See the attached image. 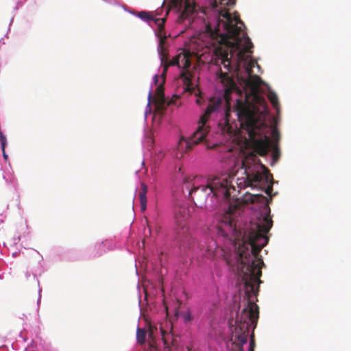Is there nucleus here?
<instances>
[{
  "label": "nucleus",
  "instance_id": "f257e3e1",
  "mask_svg": "<svg viewBox=\"0 0 351 351\" xmlns=\"http://www.w3.org/2000/svg\"><path fill=\"white\" fill-rule=\"evenodd\" d=\"M254 45H157L158 58L177 66L184 73L191 67L215 63L229 73H216L210 102L193 128L186 134L176 123L173 116L182 105L181 97L173 94L165 101L162 121L167 129L190 149L203 144L207 149L232 151L234 137L261 156L269 158L274 166L280 158L278 145L271 143L267 134L268 110L256 96L252 101L247 93L254 67L263 73L254 59Z\"/></svg>",
  "mask_w": 351,
  "mask_h": 351
},
{
  "label": "nucleus",
  "instance_id": "f03ea898",
  "mask_svg": "<svg viewBox=\"0 0 351 351\" xmlns=\"http://www.w3.org/2000/svg\"><path fill=\"white\" fill-rule=\"evenodd\" d=\"M204 296L205 312L202 319L206 322L208 338L219 346H226L228 351H245L249 328L254 330L259 318V307L247 300L241 313L237 308L225 302L221 298L214 274L205 287Z\"/></svg>",
  "mask_w": 351,
  "mask_h": 351
},
{
  "label": "nucleus",
  "instance_id": "7ed1b4c3",
  "mask_svg": "<svg viewBox=\"0 0 351 351\" xmlns=\"http://www.w3.org/2000/svg\"><path fill=\"white\" fill-rule=\"evenodd\" d=\"M226 226L227 230H219L224 243L221 261L226 273L224 279L226 280V288L222 289L220 295L225 302L232 306L233 309L237 308L239 314L243 294L246 302L250 300L246 290V276L252 272L257 278H260L261 269L265 265L261 256L257 258L252 257L254 243L250 236L246 238L241 237L237 228L230 222H226Z\"/></svg>",
  "mask_w": 351,
  "mask_h": 351
},
{
  "label": "nucleus",
  "instance_id": "20e7f679",
  "mask_svg": "<svg viewBox=\"0 0 351 351\" xmlns=\"http://www.w3.org/2000/svg\"><path fill=\"white\" fill-rule=\"evenodd\" d=\"M252 201L262 204L260 212V221L256 224V228L259 230L257 237L260 240V250L267 245L269 238L264 235L267 233L273 226V221L271 219V209L267 204V198L263 194H254L252 195Z\"/></svg>",
  "mask_w": 351,
  "mask_h": 351
},
{
  "label": "nucleus",
  "instance_id": "39448f33",
  "mask_svg": "<svg viewBox=\"0 0 351 351\" xmlns=\"http://www.w3.org/2000/svg\"><path fill=\"white\" fill-rule=\"evenodd\" d=\"M260 168L263 171V173L256 172L253 177L256 184L258 186V190L264 192L267 195H270L273 191L274 184H277L273 176L269 173V169L261 162H260Z\"/></svg>",
  "mask_w": 351,
  "mask_h": 351
},
{
  "label": "nucleus",
  "instance_id": "423d86ee",
  "mask_svg": "<svg viewBox=\"0 0 351 351\" xmlns=\"http://www.w3.org/2000/svg\"><path fill=\"white\" fill-rule=\"evenodd\" d=\"M167 173L171 188L183 185L186 182L184 173L177 162H173L169 165Z\"/></svg>",
  "mask_w": 351,
  "mask_h": 351
},
{
  "label": "nucleus",
  "instance_id": "0eeeda50",
  "mask_svg": "<svg viewBox=\"0 0 351 351\" xmlns=\"http://www.w3.org/2000/svg\"><path fill=\"white\" fill-rule=\"evenodd\" d=\"M254 77H256L258 81H260L261 84L263 85V87L265 88L267 99L270 102V104L272 106L274 110L276 113V116L279 117L280 103L276 93L271 88L269 84L265 81H264L260 76L254 75Z\"/></svg>",
  "mask_w": 351,
  "mask_h": 351
},
{
  "label": "nucleus",
  "instance_id": "6e6552de",
  "mask_svg": "<svg viewBox=\"0 0 351 351\" xmlns=\"http://www.w3.org/2000/svg\"><path fill=\"white\" fill-rule=\"evenodd\" d=\"M143 138H147V152L150 154V156L154 157V155H155L154 160L156 162L158 160H162L164 158L165 154L161 149H158V148H156L154 139L145 132L143 134Z\"/></svg>",
  "mask_w": 351,
  "mask_h": 351
},
{
  "label": "nucleus",
  "instance_id": "1a4fd4ad",
  "mask_svg": "<svg viewBox=\"0 0 351 351\" xmlns=\"http://www.w3.org/2000/svg\"><path fill=\"white\" fill-rule=\"evenodd\" d=\"M175 316L178 319H180L182 324L186 327H189L192 325L193 322L195 319V316L193 313V311L190 307H186L184 309L176 311L175 313Z\"/></svg>",
  "mask_w": 351,
  "mask_h": 351
},
{
  "label": "nucleus",
  "instance_id": "9d476101",
  "mask_svg": "<svg viewBox=\"0 0 351 351\" xmlns=\"http://www.w3.org/2000/svg\"><path fill=\"white\" fill-rule=\"evenodd\" d=\"M90 256L93 258H99L107 253V250L104 247L102 241H96L88 248Z\"/></svg>",
  "mask_w": 351,
  "mask_h": 351
},
{
  "label": "nucleus",
  "instance_id": "9b49d317",
  "mask_svg": "<svg viewBox=\"0 0 351 351\" xmlns=\"http://www.w3.org/2000/svg\"><path fill=\"white\" fill-rule=\"evenodd\" d=\"M159 77H160V76L157 73L154 74L153 77H152V82L150 84L149 93H148V96H147L148 102L147 104V106H146V108H145V122L147 121V114H152V108L150 107L152 93V87H153L154 84L156 85L158 84V80H159Z\"/></svg>",
  "mask_w": 351,
  "mask_h": 351
},
{
  "label": "nucleus",
  "instance_id": "f8f14e48",
  "mask_svg": "<svg viewBox=\"0 0 351 351\" xmlns=\"http://www.w3.org/2000/svg\"><path fill=\"white\" fill-rule=\"evenodd\" d=\"M147 186L145 184H141V190L138 193V199L140 203L141 212H144L147 209Z\"/></svg>",
  "mask_w": 351,
  "mask_h": 351
},
{
  "label": "nucleus",
  "instance_id": "ddd939ff",
  "mask_svg": "<svg viewBox=\"0 0 351 351\" xmlns=\"http://www.w3.org/2000/svg\"><path fill=\"white\" fill-rule=\"evenodd\" d=\"M150 217L154 221L156 228H158L159 229H160L165 223V219L163 213L158 208L155 209Z\"/></svg>",
  "mask_w": 351,
  "mask_h": 351
},
{
  "label": "nucleus",
  "instance_id": "4468645a",
  "mask_svg": "<svg viewBox=\"0 0 351 351\" xmlns=\"http://www.w3.org/2000/svg\"><path fill=\"white\" fill-rule=\"evenodd\" d=\"M138 18H140L142 21L150 23L151 22H154L156 24L160 25V21H162V23H164L163 19L155 18L153 16H152L149 12L147 11H141L139 12L138 14H136Z\"/></svg>",
  "mask_w": 351,
  "mask_h": 351
},
{
  "label": "nucleus",
  "instance_id": "2eb2a0df",
  "mask_svg": "<svg viewBox=\"0 0 351 351\" xmlns=\"http://www.w3.org/2000/svg\"><path fill=\"white\" fill-rule=\"evenodd\" d=\"M136 341L140 343H144L146 340V333L144 328H141L139 326H137L136 330Z\"/></svg>",
  "mask_w": 351,
  "mask_h": 351
},
{
  "label": "nucleus",
  "instance_id": "dca6fc26",
  "mask_svg": "<svg viewBox=\"0 0 351 351\" xmlns=\"http://www.w3.org/2000/svg\"><path fill=\"white\" fill-rule=\"evenodd\" d=\"M102 242L104 244L106 250H107V252L109 251H112L116 248L117 244L113 238L106 239L103 240Z\"/></svg>",
  "mask_w": 351,
  "mask_h": 351
},
{
  "label": "nucleus",
  "instance_id": "f3484780",
  "mask_svg": "<svg viewBox=\"0 0 351 351\" xmlns=\"http://www.w3.org/2000/svg\"><path fill=\"white\" fill-rule=\"evenodd\" d=\"M45 269L42 264L40 263V261L38 263V265L36 268L32 271V275L34 279L37 280L38 284L39 285V280L37 278L38 276H41L43 273H44Z\"/></svg>",
  "mask_w": 351,
  "mask_h": 351
},
{
  "label": "nucleus",
  "instance_id": "a211bd4d",
  "mask_svg": "<svg viewBox=\"0 0 351 351\" xmlns=\"http://www.w3.org/2000/svg\"><path fill=\"white\" fill-rule=\"evenodd\" d=\"M25 351H38V348L36 343H35L34 341H32L29 345H28L25 349ZM44 351H56L55 349L50 348V349H45Z\"/></svg>",
  "mask_w": 351,
  "mask_h": 351
},
{
  "label": "nucleus",
  "instance_id": "6ab92c4d",
  "mask_svg": "<svg viewBox=\"0 0 351 351\" xmlns=\"http://www.w3.org/2000/svg\"><path fill=\"white\" fill-rule=\"evenodd\" d=\"M271 136L275 141H279L280 138V134L278 130L273 128L271 130Z\"/></svg>",
  "mask_w": 351,
  "mask_h": 351
},
{
  "label": "nucleus",
  "instance_id": "aec40b11",
  "mask_svg": "<svg viewBox=\"0 0 351 351\" xmlns=\"http://www.w3.org/2000/svg\"><path fill=\"white\" fill-rule=\"evenodd\" d=\"M215 275L219 278H221L223 277V271H222V269H221L219 268V267L216 263H215Z\"/></svg>",
  "mask_w": 351,
  "mask_h": 351
},
{
  "label": "nucleus",
  "instance_id": "412c9836",
  "mask_svg": "<svg viewBox=\"0 0 351 351\" xmlns=\"http://www.w3.org/2000/svg\"><path fill=\"white\" fill-rule=\"evenodd\" d=\"M252 335H253V333H252L251 337H252ZM250 338H251V339L250 341V343H249V345L247 347V350H248V351H254L255 342L254 340L252 339V337H250Z\"/></svg>",
  "mask_w": 351,
  "mask_h": 351
},
{
  "label": "nucleus",
  "instance_id": "4be33fe9",
  "mask_svg": "<svg viewBox=\"0 0 351 351\" xmlns=\"http://www.w3.org/2000/svg\"><path fill=\"white\" fill-rule=\"evenodd\" d=\"M245 179L243 178H237V184L239 186V187H243V186H242L241 184L243 183H245Z\"/></svg>",
  "mask_w": 351,
  "mask_h": 351
},
{
  "label": "nucleus",
  "instance_id": "5701e85b",
  "mask_svg": "<svg viewBox=\"0 0 351 351\" xmlns=\"http://www.w3.org/2000/svg\"><path fill=\"white\" fill-rule=\"evenodd\" d=\"M14 1L16 2V5H15V7H14V10H18V8H18V6H19V5L23 4V3L24 1H25L26 0H14Z\"/></svg>",
  "mask_w": 351,
  "mask_h": 351
},
{
  "label": "nucleus",
  "instance_id": "b1692460",
  "mask_svg": "<svg viewBox=\"0 0 351 351\" xmlns=\"http://www.w3.org/2000/svg\"><path fill=\"white\" fill-rule=\"evenodd\" d=\"M32 274V271H30L27 270V271H26V273H25V277H26V278H27V279H28V278L30 277V276H31Z\"/></svg>",
  "mask_w": 351,
  "mask_h": 351
},
{
  "label": "nucleus",
  "instance_id": "393cba45",
  "mask_svg": "<svg viewBox=\"0 0 351 351\" xmlns=\"http://www.w3.org/2000/svg\"><path fill=\"white\" fill-rule=\"evenodd\" d=\"M183 44H185V45H187V44H200L199 43H198L197 40H195L194 42H187V41H184Z\"/></svg>",
  "mask_w": 351,
  "mask_h": 351
},
{
  "label": "nucleus",
  "instance_id": "a878e982",
  "mask_svg": "<svg viewBox=\"0 0 351 351\" xmlns=\"http://www.w3.org/2000/svg\"><path fill=\"white\" fill-rule=\"evenodd\" d=\"M19 252H14L12 253V257L16 258L19 256Z\"/></svg>",
  "mask_w": 351,
  "mask_h": 351
},
{
  "label": "nucleus",
  "instance_id": "bb28decb",
  "mask_svg": "<svg viewBox=\"0 0 351 351\" xmlns=\"http://www.w3.org/2000/svg\"><path fill=\"white\" fill-rule=\"evenodd\" d=\"M40 292H41V289H39V297H38V299L37 301L38 304L40 302V300H41Z\"/></svg>",
  "mask_w": 351,
  "mask_h": 351
},
{
  "label": "nucleus",
  "instance_id": "cd10ccee",
  "mask_svg": "<svg viewBox=\"0 0 351 351\" xmlns=\"http://www.w3.org/2000/svg\"><path fill=\"white\" fill-rule=\"evenodd\" d=\"M19 337H20L21 338H22V339H23V341H27V339H25V338L23 337L22 332H21V333H20V335H19Z\"/></svg>",
  "mask_w": 351,
  "mask_h": 351
},
{
  "label": "nucleus",
  "instance_id": "c85d7f7f",
  "mask_svg": "<svg viewBox=\"0 0 351 351\" xmlns=\"http://www.w3.org/2000/svg\"><path fill=\"white\" fill-rule=\"evenodd\" d=\"M106 2H108L109 3H114L115 2V0H104Z\"/></svg>",
  "mask_w": 351,
  "mask_h": 351
},
{
  "label": "nucleus",
  "instance_id": "c756f323",
  "mask_svg": "<svg viewBox=\"0 0 351 351\" xmlns=\"http://www.w3.org/2000/svg\"><path fill=\"white\" fill-rule=\"evenodd\" d=\"M277 193H277V192H276V193H274L272 195V196L271 197V198H270V199H269V202H271L272 201V197H274V196H276V195H277Z\"/></svg>",
  "mask_w": 351,
  "mask_h": 351
},
{
  "label": "nucleus",
  "instance_id": "7c9ffc66",
  "mask_svg": "<svg viewBox=\"0 0 351 351\" xmlns=\"http://www.w3.org/2000/svg\"><path fill=\"white\" fill-rule=\"evenodd\" d=\"M226 156H223L221 157V162L222 165H223V160L226 159Z\"/></svg>",
  "mask_w": 351,
  "mask_h": 351
},
{
  "label": "nucleus",
  "instance_id": "2f4dec72",
  "mask_svg": "<svg viewBox=\"0 0 351 351\" xmlns=\"http://www.w3.org/2000/svg\"><path fill=\"white\" fill-rule=\"evenodd\" d=\"M142 146H143V148L144 149L145 147V143H144V140L142 141Z\"/></svg>",
  "mask_w": 351,
  "mask_h": 351
},
{
  "label": "nucleus",
  "instance_id": "473e14b6",
  "mask_svg": "<svg viewBox=\"0 0 351 351\" xmlns=\"http://www.w3.org/2000/svg\"><path fill=\"white\" fill-rule=\"evenodd\" d=\"M3 178L5 180L7 183H9L5 176H3Z\"/></svg>",
  "mask_w": 351,
  "mask_h": 351
},
{
  "label": "nucleus",
  "instance_id": "72a5a7b5",
  "mask_svg": "<svg viewBox=\"0 0 351 351\" xmlns=\"http://www.w3.org/2000/svg\"><path fill=\"white\" fill-rule=\"evenodd\" d=\"M274 121L275 122L278 121V117H274Z\"/></svg>",
  "mask_w": 351,
  "mask_h": 351
},
{
  "label": "nucleus",
  "instance_id": "f704fd0d",
  "mask_svg": "<svg viewBox=\"0 0 351 351\" xmlns=\"http://www.w3.org/2000/svg\"><path fill=\"white\" fill-rule=\"evenodd\" d=\"M179 234H180V233H179V232H176V239H178V237H179Z\"/></svg>",
  "mask_w": 351,
  "mask_h": 351
},
{
  "label": "nucleus",
  "instance_id": "c9c22d12",
  "mask_svg": "<svg viewBox=\"0 0 351 351\" xmlns=\"http://www.w3.org/2000/svg\"><path fill=\"white\" fill-rule=\"evenodd\" d=\"M138 305H139V306H141V295H139V302H138Z\"/></svg>",
  "mask_w": 351,
  "mask_h": 351
},
{
  "label": "nucleus",
  "instance_id": "e433bc0d",
  "mask_svg": "<svg viewBox=\"0 0 351 351\" xmlns=\"http://www.w3.org/2000/svg\"><path fill=\"white\" fill-rule=\"evenodd\" d=\"M135 267H136V265H135ZM136 273L137 275H138V271L137 267H136Z\"/></svg>",
  "mask_w": 351,
  "mask_h": 351
},
{
  "label": "nucleus",
  "instance_id": "4c0bfd02",
  "mask_svg": "<svg viewBox=\"0 0 351 351\" xmlns=\"http://www.w3.org/2000/svg\"><path fill=\"white\" fill-rule=\"evenodd\" d=\"M223 171H224V173H228V169H225Z\"/></svg>",
  "mask_w": 351,
  "mask_h": 351
},
{
  "label": "nucleus",
  "instance_id": "58836bf2",
  "mask_svg": "<svg viewBox=\"0 0 351 351\" xmlns=\"http://www.w3.org/2000/svg\"><path fill=\"white\" fill-rule=\"evenodd\" d=\"M0 222H1V223H3V219H2V218H0Z\"/></svg>",
  "mask_w": 351,
  "mask_h": 351
},
{
  "label": "nucleus",
  "instance_id": "ea45409f",
  "mask_svg": "<svg viewBox=\"0 0 351 351\" xmlns=\"http://www.w3.org/2000/svg\"><path fill=\"white\" fill-rule=\"evenodd\" d=\"M14 240H15V241H16V240H17V241H19V240H20V237H18L16 239H14Z\"/></svg>",
  "mask_w": 351,
  "mask_h": 351
},
{
  "label": "nucleus",
  "instance_id": "a19ab883",
  "mask_svg": "<svg viewBox=\"0 0 351 351\" xmlns=\"http://www.w3.org/2000/svg\"><path fill=\"white\" fill-rule=\"evenodd\" d=\"M158 44H159V45H161V44H164V43H162L161 41H159V42H158Z\"/></svg>",
  "mask_w": 351,
  "mask_h": 351
},
{
  "label": "nucleus",
  "instance_id": "79ce46f5",
  "mask_svg": "<svg viewBox=\"0 0 351 351\" xmlns=\"http://www.w3.org/2000/svg\"><path fill=\"white\" fill-rule=\"evenodd\" d=\"M2 40H3V38H1V39L0 40V44H4V43H1Z\"/></svg>",
  "mask_w": 351,
  "mask_h": 351
},
{
  "label": "nucleus",
  "instance_id": "37998d69",
  "mask_svg": "<svg viewBox=\"0 0 351 351\" xmlns=\"http://www.w3.org/2000/svg\"><path fill=\"white\" fill-rule=\"evenodd\" d=\"M137 289H140V287H139V285L138 284L137 285Z\"/></svg>",
  "mask_w": 351,
  "mask_h": 351
},
{
  "label": "nucleus",
  "instance_id": "c03bdc74",
  "mask_svg": "<svg viewBox=\"0 0 351 351\" xmlns=\"http://www.w3.org/2000/svg\"><path fill=\"white\" fill-rule=\"evenodd\" d=\"M144 162H145V161H144V160H143L142 161V165H144Z\"/></svg>",
  "mask_w": 351,
  "mask_h": 351
}]
</instances>
